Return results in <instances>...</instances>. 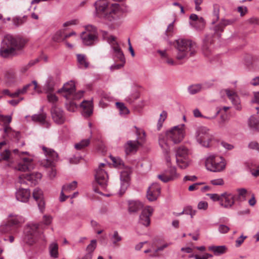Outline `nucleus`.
Wrapping results in <instances>:
<instances>
[{
	"label": "nucleus",
	"mask_w": 259,
	"mask_h": 259,
	"mask_svg": "<svg viewBox=\"0 0 259 259\" xmlns=\"http://www.w3.org/2000/svg\"><path fill=\"white\" fill-rule=\"evenodd\" d=\"M26 42V40L23 38L6 35L1 44L0 56L5 58L17 56L18 52L24 48Z\"/></svg>",
	"instance_id": "f257e3e1"
},
{
	"label": "nucleus",
	"mask_w": 259,
	"mask_h": 259,
	"mask_svg": "<svg viewBox=\"0 0 259 259\" xmlns=\"http://www.w3.org/2000/svg\"><path fill=\"white\" fill-rule=\"evenodd\" d=\"M185 136V125L181 124L174 126L167 131L165 134L159 135L158 143L163 152L168 154L170 147L167 142V139L172 141L174 144L181 142Z\"/></svg>",
	"instance_id": "f03ea898"
},
{
	"label": "nucleus",
	"mask_w": 259,
	"mask_h": 259,
	"mask_svg": "<svg viewBox=\"0 0 259 259\" xmlns=\"http://www.w3.org/2000/svg\"><path fill=\"white\" fill-rule=\"evenodd\" d=\"M96 15L99 17L105 18L112 22L113 24L119 25L121 12L119 5L117 4H112L110 8L105 1L98 0L95 3Z\"/></svg>",
	"instance_id": "7ed1b4c3"
},
{
	"label": "nucleus",
	"mask_w": 259,
	"mask_h": 259,
	"mask_svg": "<svg viewBox=\"0 0 259 259\" xmlns=\"http://www.w3.org/2000/svg\"><path fill=\"white\" fill-rule=\"evenodd\" d=\"M174 46L177 49V53L176 58L180 61L187 59L193 56L196 53V44L190 39L180 38L174 42Z\"/></svg>",
	"instance_id": "20e7f679"
},
{
	"label": "nucleus",
	"mask_w": 259,
	"mask_h": 259,
	"mask_svg": "<svg viewBox=\"0 0 259 259\" xmlns=\"http://www.w3.org/2000/svg\"><path fill=\"white\" fill-rule=\"evenodd\" d=\"M23 222V218L21 216L10 215L7 222L0 226V233L2 234H14Z\"/></svg>",
	"instance_id": "39448f33"
},
{
	"label": "nucleus",
	"mask_w": 259,
	"mask_h": 259,
	"mask_svg": "<svg viewBox=\"0 0 259 259\" xmlns=\"http://www.w3.org/2000/svg\"><path fill=\"white\" fill-rule=\"evenodd\" d=\"M191 151L185 146H180L176 150V162L181 169H185L190 165L191 159Z\"/></svg>",
	"instance_id": "423d86ee"
},
{
	"label": "nucleus",
	"mask_w": 259,
	"mask_h": 259,
	"mask_svg": "<svg viewBox=\"0 0 259 259\" xmlns=\"http://www.w3.org/2000/svg\"><path fill=\"white\" fill-rule=\"evenodd\" d=\"M104 37L110 44L114 51L115 57L117 60L121 62V63L115 64L111 66V69L114 70L115 69H119L122 67L125 63V58L122 51H121L119 45L116 41V37L113 36H107L104 34Z\"/></svg>",
	"instance_id": "0eeeda50"
},
{
	"label": "nucleus",
	"mask_w": 259,
	"mask_h": 259,
	"mask_svg": "<svg viewBox=\"0 0 259 259\" xmlns=\"http://www.w3.org/2000/svg\"><path fill=\"white\" fill-rule=\"evenodd\" d=\"M225 159L218 155H210L205 160V166L207 170L213 172H220L226 167Z\"/></svg>",
	"instance_id": "6e6552de"
},
{
	"label": "nucleus",
	"mask_w": 259,
	"mask_h": 259,
	"mask_svg": "<svg viewBox=\"0 0 259 259\" xmlns=\"http://www.w3.org/2000/svg\"><path fill=\"white\" fill-rule=\"evenodd\" d=\"M42 150L46 154L47 159L42 162V164L45 167L49 168V177L51 179H53L56 175V170L54 168V162L57 160L58 154L54 150L45 147H43Z\"/></svg>",
	"instance_id": "1a4fd4ad"
},
{
	"label": "nucleus",
	"mask_w": 259,
	"mask_h": 259,
	"mask_svg": "<svg viewBox=\"0 0 259 259\" xmlns=\"http://www.w3.org/2000/svg\"><path fill=\"white\" fill-rule=\"evenodd\" d=\"M58 92L68 100L80 99L83 94L82 91L75 92V83L72 81L65 83Z\"/></svg>",
	"instance_id": "9d476101"
},
{
	"label": "nucleus",
	"mask_w": 259,
	"mask_h": 259,
	"mask_svg": "<svg viewBox=\"0 0 259 259\" xmlns=\"http://www.w3.org/2000/svg\"><path fill=\"white\" fill-rule=\"evenodd\" d=\"M97 36L96 28L93 25H89L85 27V31L81 33L80 37L84 45L92 46L97 41Z\"/></svg>",
	"instance_id": "9b49d317"
},
{
	"label": "nucleus",
	"mask_w": 259,
	"mask_h": 259,
	"mask_svg": "<svg viewBox=\"0 0 259 259\" xmlns=\"http://www.w3.org/2000/svg\"><path fill=\"white\" fill-rule=\"evenodd\" d=\"M196 138L197 141L202 146L208 147L213 136L209 128L205 126H201L197 130Z\"/></svg>",
	"instance_id": "f8f14e48"
},
{
	"label": "nucleus",
	"mask_w": 259,
	"mask_h": 259,
	"mask_svg": "<svg viewBox=\"0 0 259 259\" xmlns=\"http://www.w3.org/2000/svg\"><path fill=\"white\" fill-rule=\"evenodd\" d=\"M40 224H31L27 226L25 230L24 241L26 243L32 245L36 241V237L40 233Z\"/></svg>",
	"instance_id": "ddd939ff"
},
{
	"label": "nucleus",
	"mask_w": 259,
	"mask_h": 259,
	"mask_svg": "<svg viewBox=\"0 0 259 259\" xmlns=\"http://www.w3.org/2000/svg\"><path fill=\"white\" fill-rule=\"evenodd\" d=\"M12 152L18 155L22 160L16 166V169L19 171H25L33 168L32 159L24 156L25 155H29L28 152H20L17 149L13 150Z\"/></svg>",
	"instance_id": "4468645a"
},
{
	"label": "nucleus",
	"mask_w": 259,
	"mask_h": 259,
	"mask_svg": "<svg viewBox=\"0 0 259 259\" xmlns=\"http://www.w3.org/2000/svg\"><path fill=\"white\" fill-rule=\"evenodd\" d=\"M171 243L165 242L163 239L158 238L153 240L152 247H155L154 250L151 249L144 251L145 253H149L150 257H158L160 256V252L162 251L165 248L170 245Z\"/></svg>",
	"instance_id": "2eb2a0df"
},
{
	"label": "nucleus",
	"mask_w": 259,
	"mask_h": 259,
	"mask_svg": "<svg viewBox=\"0 0 259 259\" xmlns=\"http://www.w3.org/2000/svg\"><path fill=\"white\" fill-rule=\"evenodd\" d=\"M107 167H108V165L107 164L101 163L96 171V180L102 189H105L107 185L108 178L106 171Z\"/></svg>",
	"instance_id": "dca6fc26"
},
{
	"label": "nucleus",
	"mask_w": 259,
	"mask_h": 259,
	"mask_svg": "<svg viewBox=\"0 0 259 259\" xmlns=\"http://www.w3.org/2000/svg\"><path fill=\"white\" fill-rule=\"evenodd\" d=\"M31 87H33V89L36 92H37L38 93H41L40 87L37 84V82L35 80L32 81L31 83H29V84H26V85L24 86L22 89L18 90L14 93L11 94L10 93L9 91L8 90H4L3 93L4 94L7 95L9 96L10 97H11L13 98L16 97H18L20 95L25 94Z\"/></svg>",
	"instance_id": "f3484780"
},
{
	"label": "nucleus",
	"mask_w": 259,
	"mask_h": 259,
	"mask_svg": "<svg viewBox=\"0 0 259 259\" xmlns=\"http://www.w3.org/2000/svg\"><path fill=\"white\" fill-rule=\"evenodd\" d=\"M157 177L162 182L166 183L177 179L179 177V175L176 172L175 167H169L162 174L158 175Z\"/></svg>",
	"instance_id": "a211bd4d"
},
{
	"label": "nucleus",
	"mask_w": 259,
	"mask_h": 259,
	"mask_svg": "<svg viewBox=\"0 0 259 259\" xmlns=\"http://www.w3.org/2000/svg\"><path fill=\"white\" fill-rule=\"evenodd\" d=\"M221 200L220 205L226 208H230L235 203L236 196L234 194L225 192L221 194Z\"/></svg>",
	"instance_id": "6ab92c4d"
},
{
	"label": "nucleus",
	"mask_w": 259,
	"mask_h": 259,
	"mask_svg": "<svg viewBox=\"0 0 259 259\" xmlns=\"http://www.w3.org/2000/svg\"><path fill=\"white\" fill-rule=\"evenodd\" d=\"M122 169V170L120 172V180L121 182L120 193L123 194L128 186L131 170L130 167L128 166H125Z\"/></svg>",
	"instance_id": "aec40b11"
},
{
	"label": "nucleus",
	"mask_w": 259,
	"mask_h": 259,
	"mask_svg": "<svg viewBox=\"0 0 259 259\" xmlns=\"http://www.w3.org/2000/svg\"><path fill=\"white\" fill-rule=\"evenodd\" d=\"M41 175L39 172L32 173L31 174H22L19 177V183L21 184L27 183V182L35 185L37 180L40 179Z\"/></svg>",
	"instance_id": "412c9836"
},
{
	"label": "nucleus",
	"mask_w": 259,
	"mask_h": 259,
	"mask_svg": "<svg viewBox=\"0 0 259 259\" xmlns=\"http://www.w3.org/2000/svg\"><path fill=\"white\" fill-rule=\"evenodd\" d=\"M32 196L36 201L40 212H43L45 208V202L42 191L38 188L34 189L32 193Z\"/></svg>",
	"instance_id": "4be33fe9"
},
{
	"label": "nucleus",
	"mask_w": 259,
	"mask_h": 259,
	"mask_svg": "<svg viewBox=\"0 0 259 259\" xmlns=\"http://www.w3.org/2000/svg\"><path fill=\"white\" fill-rule=\"evenodd\" d=\"M225 92L228 98L234 105L236 109L241 110L242 106L240 103V98L237 93L233 90L226 89Z\"/></svg>",
	"instance_id": "5701e85b"
},
{
	"label": "nucleus",
	"mask_w": 259,
	"mask_h": 259,
	"mask_svg": "<svg viewBox=\"0 0 259 259\" xmlns=\"http://www.w3.org/2000/svg\"><path fill=\"white\" fill-rule=\"evenodd\" d=\"M153 212L152 207L149 206L145 207L142 210L140 216V223L145 226H148L150 224V217Z\"/></svg>",
	"instance_id": "b1692460"
},
{
	"label": "nucleus",
	"mask_w": 259,
	"mask_h": 259,
	"mask_svg": "<svg viewBox=\"0 0 259 259\" xmlns=\"http://www.w3.org/2000/svg\"><path fill=\"white\" fill-rule=\"evenodd\" d=\"M160 187L157 183L152 184L147 191V197L150 201H153L157 199L160 193Z\"/></svg>",
	"instance_id": "393cba45"
},
{
	"label": "nucleus",
	"mask_w": 259,
	"mask_h": 259,
	"mask_svg": "<svg viewBox=\"0 0 259 259\" xmlns=\"http://www.w3.org/2000/svg\"><path fill=\"white\" fill-rule=\"evenodd\" d=\"M77 187V182L73 181L69 184L65 185L63 186L61 196L60 198V201H65L67 198L70 197V195H68L72 191L74 190Z\"/></svg>",
	"instance_id": "a878e982"
},
{
	"label": "nucleus",
	"mask_w": 259,
	"mask_h": 259,
	"mask_svg": "<svg viewBox=\"0 0 259 259\" xmlns=\"http://www.w3.org/2000/svg\"><path fill=\"white\" fill-rule=\"evenodd\" d=\"M52 116L55 122L62 124L64 122L65 118L63 111L57 107H53L51 110Z\"/></svg>",
	"instance_id": "bb28decb"
},
{
	"label": "nucleus",
	"mask_w": 259,
	"mask_h": 259,
	"mask_svg": "<svg viewBox=\"0 0 259 259\" xmlns=\"http://www.w3.org/2000/svg\"><path fill=\"white\" fill-rule=\"evenodd\" d=\"M30 197V192L27 189L20 188L16 192V198L17 200L27 202Z\"/></svg>",
	"instance_id": "cd10ccee"
},
{
	"label": "nucleus",
	"mask_w": 259,
	"mask_h": 259,
	"mask_svg": "<svg viewBox=\"0 0 259 259\" xmlns=\"http://www.w3.org/2000/svg\"><path fill=\"white\" fill-rule=\"evenodd\" d=\"M234 21L232 20L223 19L220 22L216 25L213 28L214 34L218 36H220V33L224 31V28L229 25L233 24Z\"/></svg>",
	"instance_id": "c85d7f7f"
},
{
	"label": "nucleus",
	"mask_w": 259,
	"mask_h": 259,
	"mask_svg": "<svg viewBox=\"0 0 259 259\" xmlns=\"http://www.w3.org/2000/svg\"><path fill=\"white\" fill-rule=\"evenodd\" d=\"M82 108V114L83 116L88 117L93 113V105L92 101H84L81 105Z\"/></svg>",
	"instance_id": "c756f323"
},
{
	"label": "nucleus",
	"mask_w": 259,
	"mask_h": 259,
	"mask_svg": "<svg viewBox=\"0 0 259 259\" xmlns=\"http://www.w3.org/2000/svg\"><path fill=\"white\" fill-rule=\"evenodd\" d=\"M46 114L45 113H40L38 114H35L32 116L31 119L34 121L43 125L46 127L49 126V123L46 120Z\"/></svg>",
	"instance_id": "7c9ffc66"
},
{
	"label": "nucleus",
	"mask_w": 259,
	"mask_h": 259,
	"mask_svg": "<svg viewBox=\"0 0 259 259\" xmlns=\"http://www.w3.org/2000/svg\"><path fill=\"white\" fill-rule=\"evenodd\" d=\"M20 133L18 132L13 131L10 126H7L4 128V134L3 138L6 139L7 137L9 139H15L19 140Z\"/></svg>",
	"instance_id": "2f4dec72"
},
{
	"label": "nucleus",
	"mask_w": 259,
	"mask_h": 259,
	"mask_svg": "<svg viewBox=\"0 0 259 259\" xmlns=\"http://www.w3.org/2000/svg\"><path fill=\"white\" fill-rule=\"evenodd\" d=\"M128 210L130 213H135L140 210L143 204L141 202L136 200H131L128 201Z\"/></svg>",
	"instance_id": "473e14b6"
},
{
	"label": "nucleus",
	"mask_w": 259,
	"mask_h": 259,
	"mask_svg": "<svg viewBox=\"0 0 259 259\" xmlns=\"http://www.w3.org/2000/svg\"><path fill=\"white\" fill-rule=\"evenodd\" d=\"M212 42L211 36L207 35L203 40V51L205 56H208L211 51L210 46Z\"/></svg>",
	"instance_id": "72a5a7b5"
},
{
	"label": "nucleus",
	"mask_w": 259,
	"mask_h": 259,
	"mask_svg": "<svg viewBox=\"0 0 259 259\" xmlns=\"http://www.w3.org/2000/svg\"><path fill=\"white\" fill-rule=\"evenodd\" d=\"M140 142L138 141H128L125 146V152L127 154L136 151L140 145Z\"/></svg>",
	"instance_id": "f704fd0d"
},
{
	"label": "nucleus",
	"mask_w": 259,
	"mask_h": 259,
	"mask_svg": "<svg viewBox=\"0 0 259 259\" xmlns=\"http://www.w3.org/2000/svg\"><path fill=\"white\" fill-rule=\"evenodd\" d=\"M160 55L163 61L167 64L170 66H175L178 64L177 62L169 57L166 51H159L158 52Z\"/></svg>",
	"instance_id": "c9c22d12"
},
{
	"label": "nucleus",
	"mask_w": 259,
	"mask_h": 259,
	"mask_svg": "<svg viewBox=\"0 0 259 259\" xmlns=\"http://www.w3.org/2000/svg\"><path fill=\"white\" fill-rule=\"evenodd\" d=\"M248 124L251 129L259 131V116H251L248 120Z\"/></svg>",
	"instance_id": "e433bc0d"
},
{
	"label": "nucleus",
	"mask_w": 259,
	"mask_h": 259,
	"mask_svg": "<svg viewBox=\"0 0 259 259\" xmlns=\"http://www.w3.org/2000/svg\"><path fill=\"white\" fill-rule=\"evenodd\" d=\"M77 59L79 68L85 69L88 67L89 64L84 55L77 54Z\"/></svg>",
	"instance_id": "4c0bfd02"
},
{
	"label": "nucleus",
	"mask_w": 259,
	"mask_h": 259,
	"mask_svg": "<svg viewBox=\"0 0 259 259\" xmlns=\"http://www.w3.org/2000/svg\"><path fill=\"white\" fill-rule=\"evenodd\" d=\"M55 80L53 77H48L46 84L45 86V89L46 93H53L54 90Z\"/></svg>",
	"instance_id": "58836bf2"
},
{
	"label": "nucleus",
	"mask_w": 259,
	"mask_h": 259,
	"mask_svg": "<svg viewBox=\"0 0 259 259\" xmlns=\"http://www.w3.org/2000/svg\"><path fill=\"white\" fill-rule=\"evenodd\" d=\"M190 25L195 29L198 30H202L205 26V21L202 17H200L198 21L190 22Z\"/></svg>",
	"instance_id": "ea45409f"
},
{
	"label": "nucleus",
	"mask_w": 259,
	"mask_h": 259,
	"mask_svg": "<svg viewBox=\"0 0 259 259\" xmlns=\"http://www.w3.org/2000/svg\"><path fill=\"white\" fill-rule=\"evenodd\" d=\"M50 252L51 256L57 258L58 255V245L57 243L54 242L50 244Z\"/></svg>",
	"instance_id": "a19ab883"
},
{
	"label": "nucleus",
	"mask_w": 259,
	"mask_h": 259,
	"mask_svg": "<svg viewBox=\"0 0 259 259\" xmlns=\"http://www.w3.org/2000/svg\"><path fill=\"white\" fill-rule=\"evenodd\" d=\"M116 106L117 108L119 110L120 114L126 115L130 113L129 110L123 103L121 102H116Z\"/></svg>",
	"instance_id": "79ce46f5"
},
{
	"label": "nucleus",
	"mask_w": 259,
	"mask_h": 259,
	"mask_svg": "<svg viewBox=\"0 0 259 259\" xmlns=\"http://www.w3.org/2000/svg\"><path fill=\"white\" fill-rule=\"evenodd\" d=\"M12 117L10 116H5L0 114V124L6 127L7 126H9V123L11 122ZM5 128H4V129Z\"/></svg>",
	"instance_id": "37998d69"
},
{
	"label": "nucleus",
	"mask_w": 259,
	"mask_h": 259,
	"mask_svg": "<svg viewBox=\"0 0 259 259\" xmlns=\"http://www.w3.org/2000/svg\"><path fill=\"white\" fill-rule=\"evenodd\" d=\"M110 159L113 162L115 167L120 168H122L123 167H125L122 160L120 158L111 156Z\"/></svg>",
	"instance_id": "c03bdc74"
},
{
	"label": "nucleus",
	"mask_w": 259,
	"mask_h": 259,
	"mask_svg": "<svg viewBox=\"0 0 259 259\" xmlns=\"http://www.w3.org/2000/svg\"><path fill=\"white\" fill-rule=\"evenodd\" d=\"M90 139L91 138H88L81 140L80 142L77 143L75 145V148L77 150H81L86 147L90 143Z\"/></svg>",
	"instance_id": "a18cd8bd"
},
{
	"label": "nucleus",
	"mask_w": 259,
	"mask_h": 259,
	"mask_svg": "<svg viewBox=\"0 0 259 259\" xmlns=\"http://www.w3.org/2000/svg\"><path fill=\"white\" fill-rule=\"evenodd\" d=\"M1 158L0 161L2 160L9 161L11 158V152L10 150L6 149L4 151L0 153Z\"/></svg>",
	"instance_id": "49530a36"
},
{
	"label": "nucleus",
	"mask_w": 259,
	"mask_h": 259,
	"mask_svg": "<svg viewBox=\"0 0 259 259\" xmlns=\"http://www.w3.org/2000/svg\"><path fill=\"white\" fill-rule=\"evenodd\" d=\"M112 240L113 244L116 246H119V242L122 240V237L119 235L117 231L113 232L112 237Z\"/></svg>",
	"instance_id": "de8ad7c7"
},
{
	"label": "nucleus",
	"mask_w": 259,
	"mask_h": 259,
	"mask_svg": "<svg viewBox=\"0 0 259 259\" xmlns=\"http://www.w3.org/2000/svg\"><path fill=\"white\" fill-rule=\"evenodd\" d=\"M196 210L193 209L191 206H188L186 207L184 209L183 211L179 213V215H181L182 214H186L191 215V217L193 218L196 214Z\"/></svg>",
	"instance_id": "09e8293b"
},
{
	"label": "nucleus",
	"mask_w": 259,
	"mask_h": 259,
	"mask_svg": "<svg viewBox=\"0 0 259 259\" xmlns=\"http://www.w3.org/2000/svg\"><path fill=\"white\" fill-rule=\"evenodd\" d=\"M210 249L217 255L222 254L225 252L226 247L224 246H212Z\"/></svg>",
	"instance_id": "8fccbe9b"
},
{
	"label": "nucleus",
	"mask_w": 259,
	"mask_h": 259,
	"mask_svg": "<svg viewBox=\"0 0 259 259\" xmlns=\"http://www.w3.org/2000/svg\"><path fill=\"white\" fill-rule=\"evenodd\" d=\"M201 90L200 84H194L190 86L188 88L189 92L190 94L194 95L199 92Z\"/></svg>",
	"instance_id": "3c124183"
},
{
	"label": "nucleus",
	"mask_w": 259,
	"mask_h": 259,
	"mask_svg": "<svg viewBox=\"0 0 259 259\" xmlns=\"http://www.w3.org/2000/svg\"><path fill=\"white\" fill-rule=\"evenodd\" d=\"M53 40L57 42L64 41V31L60 30L53 36Z\"/></svg>",
	"instance_id": "603ef678"
},
{
	"label": "nucleus",
	"mask_w": 259,
	"mask_h": 259,
	"mask_svg": "<svg viewBox=\"0 0 259 259\" xmlns=\"http://www.w3.org/2000/svg\"><path fill=\"white\" fill-rule=\"evenodd\" d=\"M97 247V241L96 240H92L89 245H88L86 248L87 252L93 254L94 251Z\"/></svg>",
	"instance_id": "864d4df0"
},
{
	"label": "nucleus",
	"mask_w": 259,
	"mask_h": 259,
	"mask_svg": "<svg viewBox=\"0 0 259 259\" xmlns=\"http://www.w3.org/2000/svg\"><path fill=\"white\" fill-rule=\"evenodd\" d=\"M38 62V59H35L34 60L30 61L28 64L27 65H25L23 66H22L21 68V72L23 73L26 72L29 68H30L31 66H32L33 65H34L35 63Z\"/></svg>",
	"instance_id": "5fc2aeb1"
},
{
	"label": "nucleus",
	"mask_w": 259,
	"mask_h": 259,
	"mask_svg": "<svg viewBox=\"0 0 259 259\" xmlns=\"http://www.w3.org/2000/svg\"><path fill=\"white\" fill-rule=\"evenodd\" d=\"M237 191L238 192L237 199L239 201L244 200L247 193V190L244 188H241L237 189Z\"/></svg>",
	"instance_id": "6e6d98bb"
},
{
	"label": "nucleus",
	"mask_w": 259,
	"mask_h": 259,
	"mask_svg": "<svg viewBox=\"0 0 259 259\" xmlns=\"http://www.w3.org/2000/svg\"><path fill=\"white\" fill-rule=\"evenodd\" d=\"M136 129V133L139 140L143 141L145 138V132L142 129H140L137 126H134Z\"/></svg>",
	"instance_id": "4d7b16f0"
},
{
	"label": "nucleus",
	"mask_w": 259,
	"mask_h": 259,
	"mask_svg": "<svg viewBox=\"0 0 259 259\" xmlns=\"http://www.w3.org/2000/svg\"><path fill=\"white\" fill-rule=\"evenodd\" d=\"M167 117V113L165 111H163L160 115V118L158 120L157 126L158 130H160L162 125V123Z\"/></svg>",
	"instance_id": "13d9d810"
},
{
	"label": "nucleus",
	"mask_w": 259,
	"mask_h": 259,
	"mask_svg": "<svg viewBox=\"0 0 259 259\" xmlns=\"http://www.w3.org/2000/svg\"><path fill=\"white\" fill-rule=\"evenodd\" d=\"M26 20V17H16L13 19L14 24L16 26H19L23 24Z\"/></svg>",
	"instance_id": "bf43d9fd"
},
{
	"label": "nucleus",
	"mask_w": 259,
	"mask_h": 259,
	"mask_svg": "<svg viewBox=\"0 0 259 259\" xmlns=\"http://www.w3.org/2000/svg\"><path fill=\"white\" fill-rule=\"evenodd\" d=\"M140 97V93L139 92H135L132 95L128 97L126 99V101L130 104L132 103L135 100L138 99Z\"/></svg>",
	"instance_id": "052dcab7"
},
{
	"label": "nucleus",
	"mask_w": 259,
	"mask_h": 259,
	"mask_svg": "<svg viewBox=\"0 0 259 259\" xmlns=\"http://www.w3.org/2000/svg\"><path fill=\"white\" fill-rule=\"evenodd\" d=\"M74 100H70L69 103L66 105L67 109L69 111L73 112L77 108V105L73 101Z\"/></svg>",
	"instance_id": "680f3d73"
},
{
	"label": "nucleus",
	"mask_w": 259,
	"mask_h": 259,
	"mask_svg": "<svg viewBox=\"0 0 259 259\" xmlns=\"http://www.w3.org/2000/svg\"><path fill=\"white\" fill-rule=\"evenodd\" d=\"M193 114L195 117H202V118H207V119H208L210 120H212L215 118V116L206 117V116H203L202 115V114L201 113L200 111H199V110L198 109H195L193 110Z\"/></svg>",
	"instance_id": "e2e57ef3"
},
{
	"label": "nucleus",
	"mask_w": 259,
	"mask_h": 259,
	"mask_svg": "<svg viewBox=\"0 0 259 259\" xmlns=\"http://www.w3.org/2000/svg\"><path fill=\"white\" fill-rule=\"evenodd\" d=\"M219 6L218 5H214L213 6V15L215 17V20H213L212 23H214L219 18Z\"/></svg>",
	"instance_id": "0e129e2a"
},
{
	"label": "nucleus",
	"mask_w": 259,
	"mask_h": 259,
	"mask_svg": "<svg viewBox=\"0 0 259 259\" xmlns=\"http://www.w3.org/2000/svg\"><path fill=\"white\" fill-rule=\"evenodd\" d=\"M207 196L209 197V198L214 201H219L220 203H221V194L219 195L218 194H207Z\"/></svg>",
	"instance_id": "69168bd1"
},
{
	"label": "nucleus",
	"mask_w": 259,
	"mask_h": 259,
	"mask_svg": "<svg viewBox=\"0 0 259 259\" xmlns=\"http://www.w3.org/2000/svg\"><path fill=\"white\" fill-rule=\"evenodd\" d=\"M48 94L47 98L50 102L55 103L58 101L57 97L52 94V93H47Z\"/></svg>",
	"instance_id": "338daca9"
},
{
	"label": "nucleus",
	"mask_w": 259,
	"mask_h": 259,
	"mask_svg": "<svg viewBox=\"0 0 259 259\" xmlns=\"http://www.w3.org/2000/svg\"><path fill=\"white\" fill-rule=\"evenodd\" d=\"M212 256V255L209 253H205V254H204L202 256H200V255H199L197 254L195 255H189V257H194L195 259H208V258L211 257Z\"/></svg>",
	"instance_id": "774afa93"
}]
</instances>
